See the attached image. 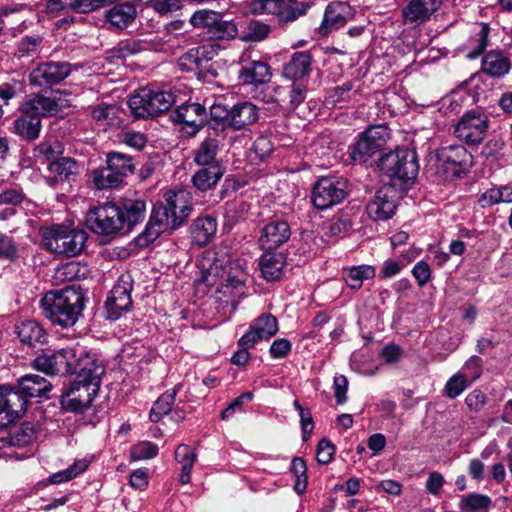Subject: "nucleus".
Masks as SVG:
<instances>
[{
    "label": "nucleus",
    "mask_w": 512,
    "mask_h": 512,
    "mask_svg": "<svg viewBox=\"0 0 512 512\" xmlns=\"http://www.w3.org/2000/svg\"><path fill=\"white\" fill-rule=\"evenodd\" d=\"M136 17V8L131 3H121L110 8L105 15L110 26L117 29L128 27Z\"/></svg>",
    "instance_id": "nucleus-35"
},
{
    "label": "nucleus",
    "mask_w": 512,
    "mask_h": 512,
    "mask_svg": "<svg viewBox=\"0 0 512 512\" xmlns=\"http://www.w3.org/2000/svg\"><path fill=\"white\" fill-rule=\"evenodd\" d=\"M46 318L62 328L75 325L85 307V297L74 285L47 292L40 300Z\"/></svg>",
    "instance_id": "nucleus-3"
},
{
    "label": "nucleus",
    "mask_w": 512,
    "mask_h": 512,
    "mask_svg": "<svg viewBox=\"0 0 512 512\" xmlns=\"http://www.w3.org/2000/svg\"><path fill=\"white\" fill-rule=\"evenodd\" d=\"M175 460L181 465V473L179 481L181 484H188L191 481V473L195 462L197 461V454L187 444H180L175 450Z\"/></svg>",
    "instance_id": "nucleus-38"
},
{
    "label": "nucleus",
    "mask_w": 512,
    "mask_h": 512,
    "mask_svg": "<svg viewBox=\"0 0 512 512\" xmlns=\"http://www.w3.org/2000/svg\"><path fill=\"white\" fill-rule=\"evenodd\" d=\"M59 375L79 374L82 368H89L86 360H97L79 344L54 351Z\"/></svg>",
    "instance_id": "nucleus-16"
},
{
    "label": "nucleus",
    "mask_w": 512,
    "mask_h": 512,
    "mask_svg": "<svg viewBox=\"0 0 512 512\" xmlns=\"http://www.w3.org/2000/svg\"><path fill=\"white\" fill-rule=\"evenodd\" d=\"M347 196V182L340 177H322L313 186L312 203L325 210L341 203Z\"/></svg>",
    "instance_id": "nucleus-10"
},
{
    "label": "nucleus",
    "mask_w": 512,
    "mask_h": 512,
    "mask_svg": "<svg viewBox=\"0 0 512 512\" xmlns=\"http://www.w3.org/2000/svg\"><path fill=\"white\" fill-rule=\"evenodd\" d=\"M259 119V108L251 101H240L230 108L229 127L234 130L246 129Z\"/></svg>",
    "instance_id": "nucleus-23"
},
{
    "label": "nucleus",
    "mask_w": 512,
    "mask_h": 512,
    "mask_svg": "<svg viewBox=\"0 0 512 512\" xmlns=\"http://www.w3.org/2000/svg\"><path fill=\"white\" fill-rule=\"evenodd\" d=\"M201 280L207 286L216 285L219 301L234 310L247 296L248 273L240 260L230 263L225 257H218L215 251H206L199 262Z\"/></svg>",
    "instance_id": "nucleus-1"
},
{
    "label": "nucleus",
    "mask_w": 512,
    "mask_h": 512,
    "mask_svg": "<svg viewBox=\"0 0 512 512\" xmlns=\"http://www.w3.org/2000/svg\"><path fill=\"white\" fill-rule=\"evenodd\" d=\"M239 78L244 84L259 85L271 78V67L261 60H242Z\"/></svg>",
    "instance_id": "nucleus-25"
},
{
    "label": "nucleus",
    "mask_w": 512,
    "mask_h": 512,
    "mask_svg": "<svg viewBox=\"0 0 512 512\" xmlns=\"http://www.w3.org/2000/svg\"><path fill=\"white\" fill-rule=\"evenodd\" d=\"M381 172L390 178L393 186L401 189L413 185L418 172L419 164L414 150L399 148L381 156L378 164Z\"/></svg>",
    "instance_id": "nucleus-5"
},
{
    "label": "nucleus",
    "mask_w": 512,
    "mask_h": 512,
    "mask_svg": "<svg viewBox=\"0 0 512 512\" xmlns=\"http://www.w3.org/2000/svg\"><path fill=\"white\" fill-rule=\"evenodd\" d=\"M176 394V389L168 390L156 400L150 411V420L152 422H159L164 415L171 411Z\"/></svg>",
    "instance_id": "nucleus-49"
},
{
    "label": "nucleus",
    "mask_w": 512,
    "mask_h": 512,
    "mask_svg": "<svg viewBox=\"0 0 512 512\" xmlns=\"http://www.w3.org/2000/svg\"><path fill=\"white\" fill-rule=\"evenodd\" d=\"M218 12L213 10L202 9L194 12L190 17V24L194 28L202 29L203 32L209 37L216 20L219 17Z\"/></svg>",
    "instance_id": "nucleus-52"
},
{
    "label": "nucleus",
    "mask_w": 512,
    "mask_h": 512,
    "mask_svg": "<svg viewBox=\"0 0 512 512\" xmlns=\"http://www.w3.org/2000/svg\"><path fill=\"white\" fill-rule=\"evenodd\" d=\"M123 211L115 203L106 202L91 207L85 216L87 227L95 234L111 236L124 231Z\"/></svg>",
    "instance_id": "nucleus-8"
},
{
    "label": "nucleus",
    "mask_w": 512,
    "mask_h": 512,
    "mask_svg": "<svg viewBox=\"0 0 512 512\" xmlns=\"http://www.w3.org/2000/svg\"><path fill=\"white\" fill-rule=\"evenodd\" d=\"M482 359L476 355L471 356L458 371L470 384L480 378L483 371Z\"/></svg>",
    "instance_id": "nucleus-59"
},
{
    "label": "nucleus",
    "mask_w": 512,
    "mask_h": 512,
    "mask_svg": "<svg viewBox=\"0 0 512 512\" xmlns=\"http://www.w3.org/2000/svg\"><path fill=\"white\" fill-rule=\"evenodd\" d=\"M100 7V0H49L47 3V9L52 13H58L65 10H72L78 13H88Z\"/></svg>",
    "instance_id": "nucleus-37"
},
{
    "label": "nucleus",
    "mask_w": 512,
    "mask_h": 512,
    "mask_svg": "<svg viewBox=\"0 0 512 512\" xmlns=\"http://www.w3.org/2000/svg\"><path fill=\"white\" fill-rule=\"evenodd\" d=\"M51 388L52 385L46 378L37 374H26L18 380L16 392L27 401L28 398L45 396Z\"/></svg>",
    "instance_id": "nucleus-26"
},
{
    "label": "nucleus",
    "mask_w": 512,
    "mask_h": 512,
    "mask_svg": "<svg viewBox=\"0 0 512 512\" xmlns=\"http://www.w3.org/2000/svg\"><path fill=\"white\" fill-rule=\"evenodd\" d=\"M489 34L490 27L486 23L477 24L473 28L464 46L467 58L476 59L482 55L489 45Z\"/></svg>",
    "instance_id": "nucleus-32"
},
{
    "label": "nucleus",
    "mask_w": 512,
    "mask_h": 512,
    "mask_svg": "<svg viewBox=\"0 0 512 512\" xmlns=\"http://www.w3.org/2000/svg\"><path fill=\"white\" fill-rule=\"evenodd\" d=\"M270 32V25L258 20H252L247 26V31L241 36V40L245 42H260L265 40Z\"/></svg>",
    "instance_id": "nucleus-55"
},
{
    "label": "nucleus",
    "mask_w": 512,
    "mask_h": 512,
    "mask_svg": "<svg viewBox=\"0 0 512 512\" xmlns=\"http://www.w3.org/2000/svg\"><path fill=\"white\" fill-rule=\"evenodd\" d=\"M291 236L290 226L286 221L276 220L264 226L259 242L267 251H271L287 242Z\"/></svg>",
    "instance_id": "nucleus-24"
},
{
    "label": "nucleus",
    "mask_w": 512,
    "mask_h": 512,
    "mask_svg": "<svg viewBox=\"0 0 512 512\" xmlns=\"http://www.w3.org/2000/svg\"><path fill=\"white\" fill-rule=\"evenodd\" d=\"M32 367L47 375H59L55 352L42 353L32 361Z\"/></svg>",
    "instance_id": "nucleus-57"
},
{
    "label": "nucleus",
    "mask_w": 512,
    "mask_h": 512,
    "mask_svg": "<svg viewBox=\"0 0 512 512\" xmlns=\"http://www.w3.org/2000/svg\"><path fill=\"white\" fill-rule=\"evenodd\" d=\"M238 35L237 24L233 20H225L223 16L219 14L215 25L209 34V39L218 40H231L236 38Z\"/></svg>",
    "instance_id": "nucleus-51"
},
{
    "label": "nucleus",
    "mask_w": 512,
    "mask_h": 512,
    "mask_svg": "<svg viewBox=\"0 0 512 512\" xmlns=\"http://www.w3.org/2000/svg\"><path fill=\"white\" fill-rule=\"evenodd\" d=\"M26 109L40 116L51 117L71 106L68 94L64 91H51L49 94H36L25 103Z\"/></svg>",
    "instance_id": "nucleus-14"
},
{
    "label": "nucleus",
    "mask_w": 512,
    "mask_h": 512,
    "mask_svg": "<svg viewBox=\"0 0 512 512\" xmlns=\"http://www.w3.org/2000/svg\"><path fill=\"white\" fill-rule=\"evenodd\" d=\"M492 499L480 493H469L461 497L458 508L462 512H489Z\"/></svg>",
    "instance_id": "nucleus-43"
},
{
    "label": "nucleus",
    "mask_w": 512,
    "mask_h": 512,
    "mask_svg": "<svg viewBox=\"0 0 512 512\" xmlns=\"http://www.w3.org/2000/svg\"><path fill=\"white\" fill-rule=\"evenodd\" d=\"M88 182L98 190L115 188L122 183L108 166L91 171Z\"/></svg>",
    "instance_id": "nucleus-44"
},
{
    "label": "nucleus",
    "mask_w": 512,
    "mask_h": 512,
    "mask_svg": "<svg viewBox=\"0 0 512 512\" xmlns=\"http://www.w3.org/2000/svg\"><path fill=\"white\" fill-rule=\"evenodd\" d=\"M176 102L171 90L144 87L128 100L132 114L137 118L156 117L167 112Z\"/></svg>",
    "instance_id": "nucleus-7"
},
{
    "label": "nucleus",
    "mask_w": 512,
    "mask_h": 512,
    "mask_svg": "<svg viewBox=\"0 0 512 512\" xmlns=\"http://www.w3.org/2000/svg\"><path fill=\"white\" fill-rule=\"evenodd\" d=\"M500 202H512V188L509 186L492 187L487 189L478 199L481 207H489Z\"/></svg>",
    "instance_id": "nucleus-47"
},
{
    "label": "nucleus",
    "mask_w": 512,
    "mask_h": 512,
    "mask_svg": "<svg viewBox=\"0 0 512 512\" xmlns=\"http://www.w3.org/2000/svg\"><path fill=\"white\" fill-rule=\"evenodd\" d=\"M118 107L114 104L101 103L93 108L91 116L97 122L112 124L118 114Z\"/></svg>",
    "instance_id": "nucleus-60"
},
{
    "label": "nucleus",
    "mask_w": 512,
    "mask_h": 512,
    "mask_svg": "<svg viewBox=\"0 0 512 512\" xmlns=\"http://www.w3.org/2000/svg\"><path fill=\"white\" fill-rule=\"evenodd\" d=\"M482 71L493 78H503L511 69L510 59L500 50H492L482 58Z\"/></svg>",
    "instance_id": "nucleus-29"
},
{
    "label": "nucleus",
    "mask_w": 512,
    "mask_h": 512,
    "mask_svg": "<svg viewBox=\"0 0 512 512\" xmlns=\"http://www.w3.org/2000/svg\"><path fill=\"white\" fill-rule=\"evenodd\" d=\"M286 265V256L281 252L266 251L259 260L262 276L267 281L281 278Z\"/></svg>",
    "instance_id": "nucleus-30"
},
{
    "label": "nucleus",
    "mask_w": 512,
    "mask_h": 512,
    "mask_svg": "<svg viewBox=\"0 0 512 512\" xmlns=\"http://www.w3.org/2000/svg\"><path fill=\"white\" fill-rule=\"evenodd\" d=\"M71 71V64L68 62H45L30 72L29 81L36 87L54 85L66 79Z\"/></svg>",
    "instance_id": "nucleus-17"
},
{
    "label": "nucleus",
    "mask_w": 512,
    "mask_h": 512,
    "mask_svg": "<svg viewBox=\"0 0 512 512\" xmlns=\"http://www.w3.org/2000/svg\"><path fill=\"white\" fill-rule=\"evenodd\" d=\"M355 16V9L348 2L333 1L327 5L323 20L318 28L323 36L346 25Z\"/></svg>",
    "instance_id": "nucleus-19"
},
{
    "label": "nucleus",
    "mask_w": 512,
    "mask_h": 512,
    "mask_svg": "<svg viewBox=\"0 0 512 512\" xmlns=\"http://www.w3.org/2000/svg\"><path fill=\"white\" fill-rule=\"evenodd\" d=\"M84 267L79 262L71 261L59 265L54 272L53 278L56 282H69L84 277Z\"/></svg>",
    "instance_id": "nucleus-50"
},
{
    "label": "nucleus",
    "mask_w": 512,
    "mask_h": 512,
    "mask_svg": "<svg viewBox=\"0 0 512 512\" xmlns=\"http://www.w3.org/2000/svg\"><path fill=\"white\" fill-rule=\"evenodd\" d=\"M63 144L55 138H45L35 149L38 156L48 161H55L63 153Z\"/></svg>",
    "instance_id": "nucleus-54"
},
{
    "label": "nucleus",
    "mask_w": 512,
    "mask_h": 512,
    "mask_svg": "<svg viewBox=\"0 0 512 512\" xmlns=\"http://www.w3.org/2000/svg\"><path fill=\"white\" fill-rule=\"evenodd\" d=\"M48 168L57 181H74L78 173L77 162L67 157L50 162Z\"/></svg>",
    "instance_id": "nucleus-41"
},
{
    "label": "nucleus",
    "mask_w": 512,
    "mask_h": 512,
    "mask_svg": "<svg viewBox=\"0 0 512 512\" xmlns=\"http://www.w3.org/2000/svg\"><path fill=\"white\" fill-rule=\"evenodd\" d=\"M220 150V141L217 137L207 136L194 150L193 160L199 166L219 165L217 155Z\"/></svg>",
    "instance_id": "nucleus-34"
},
{
    "label": "nucleus",
    "mask_w": 512,
    "mask_h": 512,
    "mask_svg": "<svg viewBox=\"0 0 512 512\" xmlns=\"http://www.w3.org/2000/svg\"><path fill=\"white\" fill-rule=\"evenodd\" d=\"M204 47L193 48L185 52L178 59V66L183 71H195L202 67L204 61Z\"/></svg>",
    "instance_id": "nucleus-53"
},
{
    "label": "nucleus",
    "mask_w": 512,
    "mask_h": 512,
    "mask_svg": "<svg viewBox=\"0 0 512 512\" xmlns=\"http://www.w3.org/2000/svg\"><path fill=\"white\" fill-rule=\"evenodd\" d=\"M146 43L142 40L127 39L121 41L114 50L115 56L125 59L146 49Z\"/></svg>",
    "instance_id": "nucleus-58"
},
{
    "label": "nucleus",
    "mask_w": 512,
    "mask_h": 512,
    "mask_svg": "<svg viewBox=\"0 0 512 512\" xmlns=\"http://www.w3.org/2000/svg\"><path fill=\"white\" fill-rule=\"evenodd\" d=\"M191 211L188 192L168 190L164 193V202L154 206L145 230L138 237V243L149 245L162 233L177 229Z\"/></svg>",
    "instance_id": "nucleus-2"
},
{
    "label": "nucleus",
    "mask_w": 512,
    "mask_h": 512,
    "mask_svg": "<svg viewBox=\"0 0 512 512\" xmlns=\"http://www.w3.org/2000/svg\"><path fill=\"white\" fill-rule=\"evenodd\" d=\"M223 176V171L219 165L202 168L196 171L192 177V183L200 191H207L216 186Z\"/></svg>",
    "instance_id": "nucleus-40"
},
{
    "label": "nucleus",
    "mask_w": 512,
    "mask_h": 512,
    "mask_svg": "<svg viewBox=\"0 0 512 512\" xmlns=\"http://www.w3.org/2000/svg\"><path fill=\"white\" fill-rule=\"evenodd\" d=\"M121 209L123 211L124 230H129L143 221L146 204L141 199H127L123 202Z\"/></svg>",
    "instance_id": "nucleus-39"
},
{
    "label": "nucleus",
    "mask_w": 512,
    "mask_h": 512,
    "mask_svg": "<svg viewBox=\"0 0 512 512\" xmlns=\"http://www.w3.org/2000/svg\"><path fill=\"white\" fill-rule=\"evenodd\" d=\"M119 141L133 149L141 150L146 146L147 137L145 134L131 129L123 130L119 136Z\"/></svg>",
    "instance_id": "nucleus-63"
},
{
    "label": "nucleus",
    "mask_w": 512,
    "mask_h": 512,
    "mask_svg": "<svg viewBox=\"0 0 512 512\" xmlns=\"http://www.w3.org/2000/svg\"><path fill=\"white\" fill-rule=\"evenodd\" d=\"M287 90L290 108L296 109L306 99L307 87L305 84L293 80Z\"/></svg>",
    "instance_id": "nucleus-64"
},
{
    "label": "nucleus",
    "mask_w": 512,
    "mask_h": 512,
    "mask_svg": "<svg viewBox=\"0 0 512 512\" xmlns=\"http://www.w3.org/2000/svg\"><path fill=\"white\" fill-rule=\"evenodd\" d=\"M442 4L443 0H409L402 9L403 24L418 27L429 22Z\"/></svg>",
    "instance_id": "nucleus-18"
},
{
    "label": "nucleus",
    "mask_w": 512,
    "mask_h": 512,
    "mask_svg": "<svg viewBox=\"0 0 512 512\" xmlns=\"http://www.w3.org/2000/svg\"><path fill=\"white\" fill-rule=\"evenodd\" d=\"M174 124L188 137L196 136L207 124L206 107L200 103L187 102L177 106L171 115Z\"/></svg>",
    "instance_id": "nucleus-11"
},
{
    "label": "nucleus",
    "mask_w": 512,
    "mask_h": 512,
    "mask_svg": "<svg viewBox=\"0 0 512 512\" xmlns=\"http://www.w3.org/2000/svg\"><path fill=\"white\" fill-rule=\"evenodd\" d=\"M278 332V321L272 314L256 318L249 330L238 340V345L254 347L257 342L269 340Z\"/></svg>",
    "instance_id": "nucleus-20"
},
{
    "label": "nucleus",
    "mask_w": 512,
    "mask_h": 512,
    "mask_svg": "<svg viewBox=\"0 0 512 512\" xmlns=\"http://www.w3.org/2000/svg\"><path fill=\"white\" fill-rule=\"evenodd\" d=\"M158 446L150 441H142L131 449V458L134 460L152 459L158 454Z\"/></svg>",
    "instance_id": "nucleus-62"
},
{
    "label": "nucleus",
    "mask_w": 512,
    "mask_h": 512,
    "mask_svg": "<svg viewBox=\"0 0 512 512\" xmlns=\"http://www.w3.org/2000/svg\"><path fill=\"white\" fill-rule=\"evenodd\" d=\"M471 384L459 372L452 375L446 382L443 392L450 399L461 395Z\"/></svg>",
    "instance_id": "nucleus-56"
},
{
    "label": "nucleus",
    "mask_w": 512,
    "mask_h": 512,
    "mask_svg": "<svg viewBox=\"0 0 512 512\" xmlns=\"http://www.w3.org/2000/svg\"><path fill=\"white\" fill-rule=\"evenodd\" d=\"M26 410V400L15 390L0 387V426L20 417Z\"/></svg>",
    "instance_id": "nucleus-22"
},
{
    "label": "nucleus",
    "mask_w": 512,
    "mask_h": 512,
    "mask_svg": "<svg viewBox=\"0 0 512 512\" xmlns=\"http://www.w3.org/2000/svg\"><path fill=\"white\" fill-rule=\"evenodd\" d=\"M42 37L39 35H27L16 44L15 56L18 59L35 58L40 54Z\"/></svg>",
    "instance_id": "nucleus-46"
},
{
    "label": "nucleus",
    "mask_w": 512,
    "mask_h": 512,
    "mask_svg": "<svg viewBox=\"0 0 512 512\" xmlns=\"http://www.w3.org/2000/svg\"><path fill=\"white\" fill-rule=\"evenodd\" d=\"M312 69V56L308 51L292 54L290 60L283 67V75L291 80L302 79L308 76Z\"/></svg>",
    "instance_id": "nucleus-31"
},
{
    "label": "nucleus",
    "mask_w": 512,
    "mask_h": 512,
    "mask_svg": "<svg viewBox=\"0 0 512 512\" xmlns=\"http://www.w3.org/2000/svg\"><path fill=\"white\" fill-rule=\"evenodd\" d=\"M437 161L447 177H461L471 168L473 157L464 146L452 144L437 150Z\"/></svg>",
    "instance_id": "nucleus-12"
},
{
    "label": "nucleus",
    "mask_w": 512,
    "mask_h": 512,
    "mask_svg": "<svg viewBox=\"0 0 512 512\" xmlns=\"http://www.w3.org/2000/svg\"><path fill=\"white\" fill-rule=\"evenodd\" d=\"M217 232V221L212 216L198 217L190 227L191 238L198 246L207 245Z\"/></svg>",
    "instance_id": "nucleus-33"
},
{
    "label": "nucleus",
    "mask_w": 512,
    "mask_h": 512,
    "mask_svg": "<svg viewBox=\"0 0 512 512\" xmlns=\"http://www.w3.org/2000/svg\"><path fill=\"white\" fill-rule=\"evenodd\" d=\"M89 368H82L76 379L62 393L61 407L70 412H82L89 408L99 392L104 367L98 360H87Z\"/></svg>",
    "instance_id": "nucleus-4"
},
{
    "label": "nucleus",
    "mask_w": 512,
    "mask_h": 512,
    "mask_svg": "<svg viewBox=\"0 0 512 512\" xmlns=\"http://www.w3.org/2000/svg\"><path fill=\"white\" fill-rule=\"evenodd\" d=\"M376 270L371 265L351 266L344 270V279L351 289H360L365 280L374 278Z\"/></svg>",
    "instance_id": "nucleus-42"
},
{
    "label": "nucleus",
    "mask_w": 512,
    "mask_h": 512,
    "mask_svg": "<svg viewBox=\"0 0 512 512\" xmlns=\"http://www.w3.org/2000/svg\"><path fill=\"white\" fill-rule=\"evenodd\" d=\"M132 279L129 275H122L113 286L106 300L108 319L118 320L124 312L131 309Z\"/></svg>",
    "instance_id": "nucleus-15"
},
{
    "label": "nucleus",
    "mask_w": 512,
    "mask_h": 512,
    "mask_svg": "<svg viewBox=\"0 0 512 512\" xmlns=\"http://www.w3.org/2000/svg\"><path fill=\"white\" fill-rule=\"evenodd\" d=\"M488 128V115L482 110L473 109L462 115L454 126V135L465 144L476 146L484 140Z\"/></svg>",
    "instance_id": "nucleus-9"
},
{
    "label": "nucleus",
    "mask_w": 512,
    "mask_h": 512,
    "mask_svg": "<svg viewBox=\"0 0 512 512\" xmlns=\"http://www.w3.org/2000/svg\"><path fill=\"white\" fill-rule=\"evenodd\" d=\"M16 333L23 344L35 346L46 341L44 328L35 320L23 321L16 326Z\"/></svg>",
    "instance_id": "nucleus-36"
},
{
    "label": "nucleus",
    "mask_w": 512,
    "mask_h": 512,
    "mask_svg": "<svg viewBox=\"0 0 512 512\" xmlns=\"http://www.w3.org/2000/svg\"><path fill=\"white\" fill-rule=\"evenodd\" d=\"M107 166L113 173L123 182L124 178L133 172L134 164L130 156L119 152H111L107 154Z\"/></svg>",
    "instance_id": "nucleus-45"
},
{
    "label": "nucleus",
    "mask_w": 512,
    "mask_h": 512,
    "mask_svg": "<svg viewBox=\"0 0 512 512\" xmlns=\"http://www.w3.org/2000/svg\"><path fill=\"white\" fill-rule=\"evenodd\" d=\"M89 465L90 460L88 458L76 460L67 469L50 475L48 481L51 484H61L68 482L86 471Z\"/></svg>",
    "instance_id": "nucleus-48"
},
{
    "label": "nucleus",
    "mask_w": 512,
    "mask_h": 512,
    "mask_svg": "<svg viewBox=\"0 0 512 512\" xmlns=\"http://www.w3.org/2000/svg\"><path fill=\"white\" fill-rule=\"evenodd\" d=\"M25 84L22 80L12 78L0 84V98L8 103L9 100L23 93Z\"/></svg>",
    "instance_id": "nucleus-61"
},
{
    "label": "nucleus",
    "mask_w": 512,
    "mask_h": 512,
    "mask_svg": "<svg viewBox=\"0 0 512 512\" xmlns=\"http://www.w3.org/2000/svg\"><path fill=\"white\" fill-rule=\"evenodd\" d=\"M392 187L383 186L378 189L373 199L367 204L366 210L369 218L374 221H383L391 218L396 209Z\"/></svg>",
    "instance_id": "nucleus-21"
},
{
    "label": "nucleus",
    "mask_w": 512,
    "mask_h": 512,
    "mask_svg": "<svg viewBox=\"0 0 512 512\" xmlns=\"http://www.w3.org/2000/svg\"><path fill=\"white\" fill-rule=\"evenodd\" d=\"M386 137L387 128L385 126L379 125L366 129L349 148L351 160L354 163H365L384 146Z\"/></svg>",
    "instance_id": "nucleus-13"
},
{
    "label": "nucleus",
    "mask_w": 512,
    "mask_h": 512,
    "mask_svg": "<svg viewBox=\"0 0 512 512\" xmlns=\"http://www.w3.org/2000/svg\"><path fill=\"white\" fill-rule=\"evenodd\" d=\"M42 238L45 248L50 252L73 257L83 250L87 234L81 229L59 224L43 230Z\"/></svg>",
    "instance_id": "nucleus-6"
},
{
    "label": "nucleus",
    "mask_w": 512,
    "mask_h": 512,
    "mask_svg": "<svg viewBox=\"0 0 512 512\" xmlns=\"http://www.w3.org/2000/svg\"><path fill=\"white\" fill-rule=\"evenodd\" d=\"M41 127L40 117L25 108V113L14 120L12 132L24 140L34 141L39 137Z\"/></svg>",
    "instance_id": "nucleus-27"
},
{
    "label": "nucleus",
    "mask_w": 512,
    "mask_h": 512,
    "mask_svg": "<svg viewBox=\"0 0 512 512\" xmlns=\"http://www.w3.org/2000/svg\"><path fill=\"white\" fill-rule=\"evenodd\" d=\"M272 2L275 7L272 8L271 14L281 23L295 21L305 15L310 7L309 3L297 0H272Z\"/></svg>",
    "instance_id": "nucleus-28"
}]
</instances>
